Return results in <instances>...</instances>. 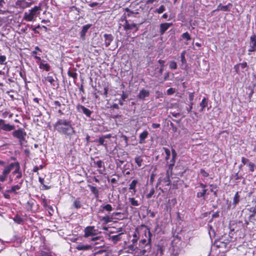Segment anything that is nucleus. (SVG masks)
Here are the masks:
<instances>
[{
    "instance_id": "f257e3e1",
    "label": "nucleus",
    "mask_w": 256,
    "mask_h": 256,
    "mask_svg": "<svg viewBox=\"0 0 256 256\" xmlns=\"http://www.w3.org/2000/svg\"><path fill=\"white\" fill-rule=\"evenodd\" d=\"M54 126L58 132L70 138L76 132L72 122L64 118L58 119Z\"/></svg>"
},
{
    "instance_id": "f03ea898",
    "label": "nucleus",
    "mask_w": 256,
    "mask_h": 256,
    "mask_svg": "<svg viewBox=\"0 0 256 256\" xmlns=\"http://www.w3.org/2000/svg\"><path fill=\"white\" fill-rule=\"evenodd\" d=\"M14 168V170L12 172V174L14 175L17 174L16 178L20 179L22 176V174L20 170V164L18 162H11L10 164L6 165L4 166V168L0 174V182H5L11 172V171Z\"/></svg>"
},
{
    "instance_id": "7ed1b4c3",
    "label": "nucleus",
    "mask_w": 256,
    "mask_h": 256,
    "mask_svg": "<svg viewBox=\"0 0 256 256\" xmlns=\"http://www.w3.org/2000/svg\"><path fill=\"white\" fill-rule=\"evenodd\" d=\"M41 10L40 5L34 6L33 8L24 12L22 20L34 22Z\"/></svg>"
},
{
    "instance_id": "20e7f679",
    "label": "nucleus",
    "mask_w": 256,
    "mask_h": 256,
    "mask_svg": "<svg viewBox=\"0 0 256 256\" xmlns=\"http://www.w3.org/2000/svg\"><path fill=\"white\" fill-rule=\"evenodd\" d=\"M198 184V186L196 187V188L200 187L202 189V190H198L196 196L198 198H201L203 200H206V195L208 194V189L206 188L207 185L206 184H204L202 182H200Z\"/></svg>"
},
{
    "instance_id": "39448f33",
    "label": "nucleus",
    "mask_w": 256,
    "mask_h": 256,
    "mask_svg": "<svg viewBox=\"0 0 256 256\" xmlns=\"http://www.w3.org/2000/svg\"><path fill=\"white\" fill-rule=\"evenodd\" d=\"M14 137L18 140L20 144L22 145L24 141H26L25 137L26 135V132L22 128L15 130L12 132Z\"/></svg>"
},
{
    "instance_id": "423d86ee",
    "label": "nucleus",
    "mask_w": 256,
    "mask_h": 256,
    "mask_svg": "<svg viewBox=\"0 0 256 256\" xmlns=\"http://www.w3.org/2000/svg\"><path fill=\"white\" fill-rule=\"evenodd\" d=\"M148 234L149 238L148 241L146 239H143L140 242V246L144 248V250H143L144 254L146 252L150 251L151 249L150 242L152 234H151L150 230L148 232Z\"/></svg>"
},
{
    "instance_id": "0eeeda50",
    "label": "nucleus",
    "mask_w": 256,
    "mask_h": 256,
    "mask_svg": "<svg viewBox=\"0 0 256 256\" xmlns=\"http://www.w3.org/2000/svg\"><path fill=\"white\" fill-rule=\"evenodd\" d=\"M15 129V126L6 123L5 120L0 119V130L9 132Z\"/></svg>"
},
{
    "instance_id": "6e6552de",
    "label": "nucleus",
    "mask_w": 256,
    "mask_h": 256,
    "mask_svg": "<svg viewBox=\"0 0 256 256\" xmlns=\"http://www.w3.org/2000/svg\"><path fill=\"white\" fill-rule=\"evenodd\" d=\"M97 231L93 226H87L84 230V236L86 238L90 236L92 238L96 235Z\"/></svg>"
},
{
    "instance_id": "1a4fd4ad",
    "label": "nucleus",
    "mask_w": 256,
    "mask_h": 256,
    "mask_svg": "<svg viewBox=\"0 0 256 256\" xmlns=\"http://www.w3.org/2000/svg\"><path fill=\"white\" fill-rule=\"evenodd\" d=\"M256 51V35L252 34L250 38L249 48L248 52H254Z\"/></svg>"
},
{
    "instance_id": "9d476101",
    "label": "nucleus",
    "mask_w": 256,
    "mask_h": 256,
    "mask_svg": "<svg viewBox=\"0 0 256 256\" xmlns=\"http://www.w3.org/2000/svg\"><path fill=\"white\" fill-rule=\"evenodd\" d=\"M32 4V2H28L24 0H18L16 2L17 8L22 9L30 7Z\"/></svg>"
},
{
    "instance_id": "9b49d317",
    "label": "nucleus",
    "mask_w": 256,
    "mask_h": 256,
    "mask_svg": "<svg viewBox=\"0 0 256 256\" xmlns=\"http://www.w3.org/2000/svg\"><path fill=\"white\" fill-rule=\"evenodd\" d=\"M90 241L92 242L94 245H100V246H102L104 245V238L101 236H94L90 239Z\"/></svg>"
},
{
    "instance_id": "f8f14e48",
    "label": "nucleus",
    "mask_w": 256,
    "mask_h": 256,
    "mask_svg": "<svg viewBox=\"0 0 256 256\" xmlns=\"http://www.w3.org/2000/svg\"><path fill=\"white\" fill-rule=\"evenodd\" d=\"M76 109L78 112H82L84 114H86L88 117L90 118L91 114H92V112L89 109L84 107L82 105L78 104L76 106Z\"/></svg>"
},
{
    "instance_id": "ddd939ff",
    "label": "nucleus",
    "mask_w": 256,
    "mask_h": 256,
    "mask_svg": "<svg viewBox=\"0 0 256 256\" xmlns=\"http://www.w3.org/2000/svg\"><path fill=\"white\" fill-rule=\"evenodd\" d=\"M150 95V92L144 88L140 90L138 95V98L140 100H144L146 98L148 97Z\"/></svg>"
},
{
    "instance_id": "4468645a",
    "label": "nucleus",
    "mask_w": 256,
    "mask_h": 256,
    "mask_svg": "<svg viewBox=\"0 0 256 256\" xmlns=\"http://www.w3.org/2000/svg\"><path fill=\"white\" fill-rule=\"evenodd\" d=\"M76 248L78 250H88L92 249V246L90 244H84L82 243L78 244Z\"/></svg>"
},
{
    "instance_id": "2eb2a0df",
    "label": "nucleus",
    "mask_w": 256,
    "mask_h": 256,
    "mask_svg": "<svg viewBox=\"0 0 256 256\" xmlns=\"http://www.w3.org/2000/svg\"><path fill=\"white\" fill-rule=\"evenodd\" d=\"M166 250V246L162 243H159L156 246V254H160V256H162Z\"/></svg>"
},
{
    "instance_id": "dca6fc26",
    "label": "nucleus",
    "mask_w": 256,
    "mask_h": 256,
    "mask_svg": "<svg viewBox=\"0 0 256 256\" xmlns=\"http://www.w3.org/2000/svg\"><path fill=\"white\" fill-rule=\"evenodd\" d=\"M247 63L246 62L240 63L238 64H237L234 66V69L236 72L240 74V69H244L246 67H247Z\"/></svg>"
},
{
    "instance_id": "f3484780",
    "label": "nucleus",
    "mask_w": 256,
    "mask_h": 256,
    "mask_svg": "<svg viewBox=\"0 0 256 256\" xmlns=\"http://www.w3.org/2000/svg\"><path fill=\"white\" fill-rule=\"evenodd\" d=\"M104 44L106 47H108L110 44L112 42L113 40L114 37L110 34H104Z\"/></svg>"
},
{
    "instance_id": "a211bd4d",
    "label": "nucleus",
    "mask_w": 256,
    "mask_h": 256,
    "mask_svg": "<svg viewBox=\"0 0 256 256\" xmlns=\"http://www.w3.org/2000/svg\"><path fill=\"white\" fill-rule=\"evenodd\" d=\"M148 132L146 130L144 131L139 136V143L142 144L146 142V139L148 138Z\"/></svg>"
},
{
    "instance_id": "6ab92c4d",
    "label": "nucleus",
    "mask_w": 256,
    "mask_h": 256,
    "mask_svg": "<svg viewBox=\"0 0 256 256\" xmlns=\"http://www.w3.org/2000/svg\"><path fill=\"white\" fill-rule=\"evenodd\" d=\"M24 180H22L21 181L16 185L12 186L10 190H8L10 193L16 194V190H19L22 186V184Z\"/></svg>"
},
{
    "instance_id": "aec40b11",
    "label": "nucleus",
    "mask_w": 256,
    "mask_h": 256,
    "mask_svg": "<svg viewBox=\"0 0 256 256\" xmlns=\"http://www.w3.org/2000/svg\"><path fill=\"white\" fill-rule=\"evenodd\" d=\"M186 51L184 50L180 54V61L182 62V68H186L187 66L186 60L185 58Z\"/></svg>"
},
{
    "instance_id": "412c9836",
    "label": "nucleus",
    "mask_w": 256,
    "mask_h": 256,
    "mask_svg": "<svg viewBox=\"0 0 256 256\" xmlns=\"http://www.w3.org/2000/svg\"><path fill=\"white\" fill-rule=\"evenodd\" d=\"M91 24H86L82 26V30L80 32V37L82 39H84L86 34Z\"/></svg>"
},
{
    "instance_id": "4be33fe9",
    "label": "nucleus",
    "mask_w": 256,
    "mask_h": 256,
    "mask_svg": "<svg viewBox=\"0 0 256 256\" xmlns=\"http://www.w3.org/2000/svg\"><path fill=\"white\" fill-rule=\"evenodd\" d=\"M122 234V233H120L116 235L110 236L109 240H112L113 243L115 244L121 240V236Z\"/></svg>"
},
{
    "instance_id": "5701e85b",
    "label": "nucleus",
    "mask_w": 256,
    "mask_h": 256,
    "mask_svg": "<svg viewBox=\"0 0 256 256\" xmlns=\"http://www.w3.org/2000/svg\"><path fill=\"white\" fill-rule=\"evenodd\" d=\"M138 232L136 231L133 234V239L132 240V244L130 245L129 248L130 250H134V245L137 243L138 240Z\"/></svg>"
},
{
    "instance_id": "b1692460",
    "label": "nucleus",
    "mask_w": 256,
    "mask_h": 256,
    "mask_svg": "<svg viewBox=\"0 0 256 256\" xmlns=\"http://www.w3.org/2000/svg\"><path fill=\"white\" fill-rule=\"evenodd\" d=\"M113 210L112 206L110 204L102 205L100 206V211L104 212V210L110 212Z\"/></svg>"
},
{
    "instance_id": "393cba45",
    "label": "nucleus",
    "mask_w": 256,
    "mask_h": 256,
    "mask_svg": "<svg viewBox=\"0 0 256 256\" xmlns=\"http://www.w3.org/2000/svg\"><path fill=\"white\" fill-rule=\"evenodd\" d=\"M170 25L171 24L169 23L162 24L160 25V32L161 34H163L169 28Z\"/></svg>"
},
{
    "instance_id": "a878e982",
    "label": "nucleus",
    "mask_w": 256,
    "mask_h": 256,
    "mask_svg": "<svg viewBox=\"0 0 256 256\" xmlns=\"http://www.w3.org/2000/svg\"><path fill=\"white\" fill-rule=\"evenodd\" d=\"M230 6H232L231 4H228L226 6H222L221 4H220L217 7V8L215 10H222L224 12H226L228 10V8Z\"/></svg>"
},
{
    "instance_id": "bb28decb",
    "label": "nucleus",
    "mask_w": 256,
    "mask_h": 256,
    "mask_svg": "<svg viewBox=\"0 0 256 256\" xmlns=\"http://www.w3.org/2000/svg\"><path fill=\"white\" fill-rule=\"evenodd\" d=\"M113 218L112 216H104L100 218V220L104 222V224H106L112 221Z\"/></svg>"
},
{
    "instance_id": "cd10ccee",
    "label": "nucleus",
    "mask_w": 256,
    "mask_h": 256,
    "mask_svg": "<svg viewBox=\"0 0 256 256\" xmlns=\"http://www.w3.org/2000/svg\"><path fill=\"white\" fill-rule=\"evenodd\" d=\"M200 105L201 108L200 110V112H202L204 111V108L208 106V100L206 98H204Z\"/></svg>"
},
{
    "instance_id": "c85d7f7f",
    "label": "nucleus",
    "mask_w": 256,
    "mask_h": 256,
    "mask_svg": "<svg viewBox=\"0 0 256 256\" xmlns=\"http://www.w3.org/2000/svg\"><path fill=\"white\" fill-rule=\"evenodd\" d=\"M138 184V181L136 180H133L130 184L129 189L133 190L132 193L135 194L136 192V185Z\"/></svg>"
},
{
    "instance_id": "c756f323",
    "label": "nucleus",
    "mask_w": 256,
    "mask_h": 256,
    "mask_svg": "<svg viewBox=\"0 0 256 256\" xmlns=\"http://www.w3.org/2000/svg\"><path fill=\"white\" fill-rule=\"evenodd\" d=\"M128 97V94H126L124 91L122 92V94H121V100H119L118 104L120 106H123L124 102L126 100V98Z\"/></svg>"
},
{
    "instance_id": "7c9ffc66",
    "label": "nucleus",
    "mask_w": 256,
    "mask_h": 256,
    "mask_svg": "<svg viewBox=\"0 0 256 256\" xmlns=\"http://www.w3.org/2000/svg\"><path fill=\"white\" fill-rule=\"evenodd\" d=\"M135 162L137 164L138 167L142 166V163L143 162V159L141 156H136L135 158Z\"/></svg>"
},
{
    "instance_id": "2f4dec72",
    "label": "nucleus",
    "mask_w": 256,
    "mask_h": 256,
    "mask_svg": "<svg viewBox=\"0 0 256 256\" xmlns=\"http://www.w3.org/2000/svg\"><path fill=\"white\" fill-rule=\"evenodd\" d=\"M39 67L40 69L44 70L47 72L49 71L50 68V66L48 64H44L42 62H40V64Z\"/></svg>"
},
{
    "instance_id": "473e14b6",
    "label": "nucleus",
    "mask_w": 256,
    "mask_h": 256,
    "mask_svg": "<svg viewBox=\"0 0 256 256\" xmlns=\"http://www.w3.org/2000/svg\"><path fill=\"white\" fill-rule=\"evenodd\" d=\"M44 80L50 82V84L54 85V80L52 76H50V74H48L47 76L44 78Z\"/></svg>"
},
{
    "instance_id": "72a5a7b5",
    "label": "nucleus",
    "mask_w": 256,
    "mask_h": 256,
    "mask_svg": "<svg viewBox=\"0 0 256 256\" xmlns=\"http://www.w3.org/2000/svg\"><path fill=\"white\" fill-rule=\"evenodd\" d=\"M240 200V196L238 195V192H236L235 194L234 200H233V204L236 206L239 202Z\"/></svg>"
},
{
    "instance_id": "f704fd0d",
    "label": "nucleus",
    "mask_w": 256,
    "mask_h": 256,
    "mask_svg": "<svg viewBox=\"0 0 256 256\" xmlns=\"http://www.w3.org/2000/svg\"><path fill=\"white\" fill-rule=\"evenodd\" d=\"M136 26V24H130L126 22V24L124 26V28L126 30H132L133 28Z\"/></svg>"
},
{
    "instance_id": "c9c22d12",
    "label": "nucleus",
    "mask_w": 256,
    "mask_h": 256,
    "mask_svg": "<svg viewBox=\"0 0 256 256\" xmlns=\"http://www.w3.org/2000/svg\"><path fill=\"white\" fill-rule=\"evenodd\" d=\"M169 68L171 70H176L178 68L176 62L174 60L170 61L169 62Z\"/></svg>"
},
{
    "instance_id": "e433bc0d",
    "label": "nucleus",
    "mask_w": 256,
    "mask_h": 256,
    "mask_svg": "<svg viewBox=\"0 0 256 256\" xmlns=\"http://www.w3.org/2000/svg\"><path fill=\"white\" fill-rule=\"evenodd\" d=\"M128 200L130 202L131 204L133 206H139L138 201L137 200H136L134 198H128Z\"/></svg>"
},
{
    "instance_id": "4c0bfd02",
    "label": "nucleus",
    "mask_w": 256,
    "mask_h": 256,
    "mask_svg": "<svg viewBox=\"0 0 256 256\" xmlns=\"http://www.w3.org/2000/svg\"><path fill=\"white\" fill-rule=\"evenodd\" d=\"M248 210L250 211L252 213L250 216V218H251L252 217L254 216L256 214V207H250L249 208H248Z\"/></svg>"
},
{
    "instance_id": "58836bf2",
    "label": "nucleus",
    "mask_w": 256,
    "mask_h": 256,
    "mask_svg": "<svg viewBox=\"0 0 256 256\" xmlns=\"http://www.w3.org/2000/svg\"><path fill=\"white\" fill-rule=\"evenodd\" d=\"M163 150H164L165 153H166V161H168L170 158V150L166 148H163Z\"/></svg>"
},
{
    "instance_id": "ea45409f",
    "label": "nucleus",
    "mask_w": 256,
    "mask_h": 256,
    "mask_svg": "<svg viewBox=\"0 0 256 256\" xmlns=\"http://www.w3.org/2000/svg\"><path fill=\"white\" fill-rule=\"evenodd\" d=\"M90 191L96 196V197H98V190L96 188V187L94 186H90Z\"/></svg>"
},
{
    "instance_id": "a19ab883",
    "label": "nucleus",
    "mask_w": 256,
    "mask_h": 256,
    "mask_svg": "<svg viewBox=\"0 0 256 256\" xmlns=\"http://www.w3.org/2000/svg\"><path fill=\"white\" fill-rule=\"evenodd\" d=\"M165 10H166V8H165L164 6H163V5H162V6H160L159 7V8H156V9L155 10L154 12H155L156 13H158V14H160L162 13V12H163Z\"/></svg>"
},
{
    "instance_id": "79ce46f5",
    "label": "nucleus",
    "mask_w": 256,
    "mask_h": 256,
    "mask_svg": "<svg viewBox=\"0 0 256 256\" xmlns=\"http://www.w3.org/2000/svg\"><path fill=\"white\" fill-rule=\"evenodd\" d=\"M248 166L250 168V170L251 172H254V168H256V166L251 162H248Z\"/></svg>"
},
{
    "instance_id": "37998d69",
    "label": "nucleus",
    "mask_w": 256,
    "mask_h": 256,
    "mask_svg": "<svg viewBox=\"0 0 256 256\" xmlns=\"http://www.w3.org/2000/svg\"><path fill=\"white\" fill-rule=\"evenodd\" d=\"M209 186L212 188L210 190V192H213L215 196H217V192L216 190H214V189L216 188V184H209Z\"/></svg>"
},
{
    "instance_id": "c03bdc74",
    "label": "nucleus",
    "mask_w": 256,
    "mask_h": 256,
    "mask_svg": "<svg viewBox=\"0 0 256 256\" xmlns=\"http://www.w3.org/2000/svg\"><path fill=\"white\" fill-rule=\"evenodd\" d=\"M13 220L16 222L18 224H20L22 222V218L18 216H14Z\"/></svg>"
},
{
    "instance_id": "a18cd8bd",
    "label": "nucleus",
    "mask_w": 256,
    "mask_h": 256,
    "mask_svg": "<svg viewBox=\"0 0 256 256\" xmlns=\"http://www.w3.org/2000/svg\"><path fill=\"white\" fill-rule=\"evenodd\" d=\"M182 36L183 38L184 39H186L187 40H190L191 38L190 36V34H188V32H186L184 33L182 35Z\"/></svg>"
},
{
    "instance_id": "49530a36",
    "label": "nucleus",
    "mask_w": 256,
    "mask_h": 256,
    "mask_svg": "<svg viewBox=\"0 0 256 256\" xmlns=\"http://www.w3.org/2000/svg\"><path fill=\"white\" fill-rule=\"evenodd\" d=\"M200 174L204 178H206L209 176V174L204 169H201L200 170Z\"/></svg>"
},
{
    "instance_id": "de8ad7c7",
    "label": "nucleus",
    "mask_w": 256,
    "mask_h": 256,
    "mask_svg": "<svg viewBox=\"0 0 256 256\" xmlns=\"http://www.w3.org/2000/svg\"><path fill=\"white\" fill-rule=\"evenodd\" d=\"M68 74L70 77L73 78H76L77 74L75 72L68 71Z\"/></svg>"
},
{
    "instance_id": "09e8293b",
    "label": "nucleus",
    "mask_w": 256,
    "mask_h": 256,
    "mask_svg": "<svg viewBox=\"0 0 256 256\" xmlns=\"http://www.w3.org/2000/svg\"><path fill=\"white\" fill-rule=\"evenodd\" d=\"M4 4L5 2L4 0H0V14H3L4 12V11L2 10V8H4Z\"/></svg>"
},
{
    "instance_id": "8fccbe9b",
    "label": "nucleus",
    "mask_w": 256,
    "mask_h": 256,
    "mask_svg": "<svg viewBox=\"0 0 256 256\" xmlns=\"http://www.w3.org/2000/svg\"><path fill=\"white\" fill-rule=\"evenodd\" d=\"M98 142L101 145L104 146H106V143L105 142L104 138L103 136L100 138L98 140Z\"/></svg>"
},
{
    "instance_id": "3c124183",
    "label": "nucleus",
    "mask_w": 256,
    "mask_h": 256,
    "mask_svg": "<svg viewBox=\"0 0 256 256\" xmlns=\"http://www.w3.org/2000/svg\"><path fill=\"white\" fill-rule=\"evenodd\" d=\"M162 182H166V186H169L170 184V180L169 176H167L166 177L164 178V179L162 180Z\"/></svg>"
},
{
    "instance_id": "603ef678",
    "label": "nucleus",
    "mask_w": 256,
    "mask_h": 256,
    "mask_svg": "<svg viewBox=\"0 0 256 256\" xmlns=\"http://www.w3.org/2000/svg\"><path fill=\"white\" fill-rule=\"evenodd\" d=\"M248 162H250V160L248 159L245 158L244 157H242V164L240 165V167L242 166L245 165L246 164H248Z\"/></svg>"
},
{
    "instance_id": "864d4df0",
    "label": "nucleus",
    "mask_w": 256,
    "mask_h": 256,
    "mask_svg": "<svg viewBox=\"0 0 256 256\" xmlns=\"http://www.w3.org/2000/svg\"><path fill=\"white\" fill-rule=\"evenodd\" d=\"M74 207L76 208H79L81 207V204L79 200H76L74 202Z\"/></svg>"
},
{
    "instance_id": "5fc2aeb1",
    "label": "nucleus",
    "mask_w": 256,
    "mask_h": 256,
    "mask_svg": "<svg viewBox=\"0 0 256 256\" xmlns=\"http://www.w3.org/2000/svg\"><path fill=\"white\" fill-rule=\"evenodd\" d=\"M154 193V188H152L148 194L146 196L147 198H150Z\"/></svg>"
},
{
    "instance_id": "6e6d98bb",
    "label": "nucleus",
    "mask_w": 256,
    "mask_h": 256,
    "mask_svg": "<svg viewBox=\"0 0 256 256\" xmlns=\"http://www.w3.org/2000/svg\"><path fill=\"white\" fill-rule=\"evenodd\" d=\"M176 162V158H172V159L170 160V164H169V168L172 169L173 166L174 165Z\"/></svg>"
},
{
    "instance_id": "4d7b16f0",
    "label": "nucleus",
    "mask_w": 256,
    "mask_h": 256,
    "mask_svg": "<svg viewBox=\"0 0 256 256\" xmlns=\"http://www.w3.org/2000/svg\"><path fill=\"white\" fill-rule=\"evenodd\" d=\"M94 164L97 166L98 168H101L103 166V162L101 160L94 162Z\"/></svg>"
},
{
    "instance_id": "13d9d810",
    "label": "nucleus",
    "mask_w": 256,
    "mask_h": 256,
    "mask_svg": "<svg viewBox=\"0 0 256 256\" xmlns=\"http://www.w3.org/2000/svg\"><path fill=\"white\" fill-rule=\"evenodd\" d=\"M166 92H167L168 95L172 94H174L175 92V90H174V88H170L167 90Z\"/></svg>"
},
{
    "instance_id": "bf43d9fd",
    "label": "nucleus",
    "mask_w": 256,
    "mask_h": 256,
    "mask_svg": "<svg viewBox=\"0 0 256 256\" xmlns=\"http://www.w3.org/2000/svg\"><path fill=\"white\" fill-rule=\"evenodd\" d=\"M43 168L42 165H40V166H36L34 168L32 171L34 172H38L39 170H41Z\"/></svg>"
},
{
    "instance_id": "052dcab7",
    "label": "nucleus",
    "mask_w": 256,
    "mask_h": 256,
    "mask_svg": "<svg viewBox=\"0 0 256 256\" xmlns=\"http://www.w3.org/2000/svg\"><path fill=\"white\" fill-rule=\"evenodd\" d=\"M6 60V56L4 55L0 56V64H3Z\"/></svg>"
},
{
    "instance_id": "680f3d73",
    "label": "nucleus",
    "mask_w": 256,
    "mask_h": 256,
    "mask_svg": "<svg viewBox=\"0 0 256 256\" xmlns=\"http://www.w3.org/2000/svg\"><path fill=\"white\" fill-rule=\"evenodd\" d=\"M120 136L121 138H123V140H124V142H125L126 145L127 146L128 145V138L126 136H125V135H124L123 134H122Z\"/></svg>"
},
{
    "instance_id": "e2e57ef3",
    "label": "nucleus",
    "mask_w": 256,
    "mask_h": 256,
    "mask_svg": "<svg viewBox=\"0 0 256 256\" xmlns=\"http://www.w3.org/2000/svg\"><path fill=\"white\" fill-rule=\"evenodd\" d=\"M188 98L190 102H192L194 98V94L193 92H189L188 94Z\"/></svg>"
},
{
    "instance_id": "0e129e2a",
    "label": "nucleus",
    "mask_w": 256,
    "mask_h": 256,
    "mask_svg": "<svg viewBox=\"0 0 256 256\" xmlns=\"http://www.w3.org/2000/svg\"><path fill=\"white\" fill-rule=\"evenodd\" d=\"M54 104L56 106V108H57L58 107L59 108H60V107L62 106V104L58 100L54 101Z\"/></svg>"
},
{
    "instance_id": "69168bd1",
    "label": "nucleus",
    "mask_w": 256,
    "mask_h": 256,
    "mask_svg": "<svg viewBox=\"0 0 256 256\" xmlns=\"http://www.w3.org/2000/svg\"><path fill=\"white\" fill-rule=\"evenodd\" d=\"M40 25L37 26L36 27L32 28V30L35 33V34H39V32L38 30V28H40Z\"/></svg>"
},
{
    "instance_id": "338daca9",
    "label": "nucleus",
    "mask_w": 256,
    "mask_h": 256,
    "mask_svg": "<svg viewBox=\"0 0 256 256\" xmlns=\"http://www.w3.org/2000/svg\"><path fill=\"white\" fill-rule=\"evenodd\" d=\"M172 158H176L177 156V154H176V150L174 149H172Z\"/></svg>"
},
{
    "instance_id": "774afa93",
    "label": "nucleus",
    "mask_w": 256,
    "mask_h": 256,
    "mask_svg": "<svg viewBox=\"0 0 256 256\" xmlns=\"http://www.w3.org/2000/svg\"><path fill=\"white\" fill-rule=\"evenodd\" d=\"M160 124H155L153 123L152 125V126L153 128H160Z\"/></svg>"
}]
</instances>
